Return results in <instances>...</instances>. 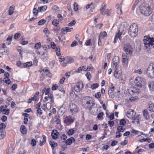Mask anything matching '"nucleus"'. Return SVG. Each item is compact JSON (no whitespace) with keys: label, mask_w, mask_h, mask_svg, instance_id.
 Returning a JSON list of instances; mask_svg holds the SVG:
<instances>
[{"label":"nucleus","mask_w":154,"mask_h":154,"mask_svg":"<svg viewBox=\"0 0 154 154\" xmlns=\"http://www.w3.org/2000/svg\"><path fill=\"white\" fill-rule=\"evenodd\" d=\"M128 61V57L125 54L123 53L122 56V63L123 68L126 69L127 68Z\"/></svg>","instance_id":"11"},{"label":"nucleus","mask_w":154,"mask_h":154,"mask_svg":"<svg viewBox=\"0 0 154 154\" xmlns=\"http://www.w3.org/2000/svg\"><path fill=\"white\" fill-rule=\"evenodd\" d=\"M142 113L143 118L146 122H149L152 121V118L147 110L144 109Z\"/></svg>","instance_id":"12"},{"label":"nucleus","mask_w":154,"mask_h":154,"mask_svg":"<svg viewBox=\"0 0 154 154\" xmlns=\"http://www.w3.org/2000/svg\"><path fill=\"white\" fill-rule=\"evenodd\" d=\"M135 112L133 110L129 109L128 111L126 114V116L129 119H131L133 118V117L135 116Z\"/></svg>","instance_id":"18"},{"label":"nucleus","mask_w":154,"mask_h":154,"mask_svg":"<svg viewBox=\"0 0 154 154\" xmlns=\"http://www.w3.org/2000/svg\"><path fill=\"white\" fill-rule=\"evenodd\" d=\"M119 58L117 56H115L112 58V66L114 69L120 68L119 65Z\"/></svg>","instance_id":"9"},{"label":"nucleus","mask_w":154,"mask_h":154,"mask_svg":"<svg viewBox=\"0 0 154 154\" xmlns=\"http://www.w3.org/2000/svg\"><path fill=\"white\" fill-rule=\"evenodd\" d=\"M74 133V130L73 128H71L68 131L67 134L69 136H71Z\"/></svg>","instance_id":"44"},{"label":"nucleus","mask_w":154,"mask_h":154,"mask_svg":"<svg viewBox=\"0 0 154 154\" xmlns=\"http://www.w3.org/2000/svg\"><path fill=\"white\" fill-rule=\"evenodd\" d=\"M46 22V20L44 19H42L40 20L38 22V25H42L45 24Z\"/></svg>","instance_id":"52"},{"label":"nucleus","mask_w":154,"mask_h":154,"mask_svg":"<svg viewBox=\"0 0 154 154\" xmlns=\"http://www.w3.org/2000/svg\"><path fill=\"white\" fill-rule=\"evenodd\" d=\"M123 51L126 55H131L133 52V50L132 46L129 44L125 45L123 47Z\"/></svg>","instance_id":"7"},{"label":"nucleus","mask_w":154,"mask_h":154,"mask_svg":"<svg viewBox=\"0 0 154 154\" xmlns=\"http://www.w3.org/2000/svg\"><path fill=\"white\" fill-rule=\"evenodd\" d=\"M17 51L19 52L20 55L21 57H23V56L22 55V52L23 51V49L21 46H19L17 48Z\"/></svg>","instance_id":"40"},{"label":"nucleus","mask_w":154,"mask_h":154,"mask_svg":"<svg viewBox=\"0 0 154 154\" xmlns=\"http://www.w3.org/2000/svg\"><path fill=\"white\" fill-rule=\"evenodd\" d=\"M42 137H43L42 141H41V140H40L39 141V145L40 146H42L45 144L46 141V137L44 135H42Z\"/></svg>","instance_id":"30"},{"label":"nucleus","mask_w":154,"mask_h":154,"mask_svg":"<svg viewBox=\"0 0 154 154\" xmlns=\"http://www.w3.org/2000/svg\"><path fill=\"white\" fill-rule=\"evenodd\" d=\"M99 86V85L98 83H94L91 85V88L92 89H94L97 88Z\"/></svg>","instance_id":"47"},{"label":"nucleus","mask_w":154,"mask_h":154,"mask_svg":"<svg viewBox=\"0 0 154 154\" xmlns=\"http://www.w3.org/2000/svg\"><path fill=\"white\" fill-rule=\"evenodd\" d=\"M145 79H144L140 77H137L134 80V82L136 86L141 88L145 83Z\"/></svg>","instance_id":"8"},{"label":"nucleus","mask_w":154,"mask_h":154,"mask_svg":"<svg viewBox=\"0 0 154 154\" xmlns=\"http://www.w3.org/2000/svg\"><path fill=\"white\" fill-rule=\"evenodd\" d=\"M148 85L150 91H154V81H151L149 82L148 83Z\"/></svg>","instance_id":"27"},{"label":"nucleus","mask_w":154,"mask_h":154,"mask_svg":"<svg viewBox=\"0 0 154 154\" xmlns=\"http://www.w3.org/2000/svg\"><path fill=\"white\" fill-rule=\"evenodd\" d=\"M150 20L152 23L154 24V13L152 14Z\"/></svg>","instance_id":"64"},{"label":"nucleus","mask_w":154,"mask_h":154,"mask_svg":"<svg viewBox=\"0 0 154 154\" xmlns=\"http://www.w3.org/2000/svg\"><path fill=\"white\" fill-rule=\"evenodd\" d=\"M128 92L129 94L132 95L135 94H138L139 92V90L134 88H131L128 89Z\"/></svg>","instance_id":"20"},{"label":"nucleus","mask_w":154,"mask_h":154,"mask_svg":"<svg viewBox=\"0 0 154 154\" xmlns=\"http://www.w3.org/2000/svg\"><path fill=\"white\" fill-rule=\"evenodd\" d=\"M83 70L84 71H86L87 70L85 69V68L84 66H82L79 67L76 70L75 72H76L80 73Z\"/></svg>","instance_id":"33"},{"label":"nucleus","mask_w":154,"mask_h":154,"mask_svg":"<svg viewBox=\"0 0 154 154\" xmlns=\"http://www.w3.org/2000/svg\"><path fill=\"white\" fill-rule=\"evenodd\" d=\"M7 106L6 105L1 106H0V113L1 112L5 114H8L9 110L8 109H7Z\"/></svg>","instance_id":"19"},{"label":"nucleus","mask_w":154,"mask_h":154,"mask_svg":"<svg viewBox=\"0 0 154 154\" xmlns=\"http://www.w3.org/2000/svg\"><path fill=\"white\" fill-rule=\"evenodd\" d=\"M76 23V21L75 20H73L68 24L69 26H74Z\"/></svg>","instance_id":"57"},{"label":"nucleus","mask_w":154,"mask_h":154,"mask_svg":"<svg viewBox=\"0 0 154 154\" xmlns=\"http://www.w3.org/2000/svg\"><path fill=\"white\" fill-rule=\"evenodd\" d=\"M104 115L103 112H100L97 115V118L99 120H102L103 119V116Z\"/></svg>","instance_id":"39"},{"label":"nucleus","mask_w":154,"mask_h":154,"mask_svg":"<svg viewBox=\"0 0 154 154\" xmlns=\"http://www.w3.org/2000/svg\"><path fill=\"white\" fill-rule=\"evenodd\" d=\"M9 74L7 72H5L4 76L5 78L3 79L2 78H0V81L1 82H4L7 84L9 85L10 84V79L9 78Z\"/></svg>","instance_id":"17"},{"label":"nucleus","mask_w":154,"mask_h":154,"mask_svg":"<svg viewBox=\"0 0 154 154\" xmlns=\"http://www.w3.org/2000/svg\"><path fill=\"white\" fill-rule=\"evenodd\" d=\"M73 9L74 11H76L78 9V5L76 2H75L73 4Z\"/></svg>","instance_id":"50"},{"label":"nucleus","mask_w":154,"mask_h":154,"mask_svg":"<svg viewBox=\"0 0 154 154\" xmlns=\"http://www.w3.org/2000/svg\"><path fill=\"white\" fill-rule=\"evenodd\" d=\"M143 39V43L146 49L152 50L154 52V38L149 36H145Z\"/></svg>","instance_id":"1"},{"label":"nucleus","mask_w":154,"mask_h":154,"mask_svg":"<svg viewBox=\"0 0 154 154\" xmlns=\"http://www.w3.org/2000/svg\"><path fill=\"white\" fill-rule=\"evenodd\" d=\"M72 140H75V139L72 137H71L66 140V145H70L72 143Z\"/></svg>","instance_id":"37"},{"label":"nucleus","mask_w":154,"mask_h":154,"mask_svg":"<svg viewBox=\"0 0 154 154\" xmlns=\"http://www.w3.org/2000/svg\"><path fill=\"white\" fill-rule=\"evenodd\" d=\"M41 46L42 45L40 42H37L35 44L34 47V48L36 50L35 51V52L37 55H40L42 57V58L45 59V58L44 57V56L45 57V58H46L47 57V55H45L44 52L41 53L38 51V50L41 48Z\"/></svg>","instance_id":"6"},{"label":"nucleus","mask_w":154,"mask_h":154,"mask_svg":"<svg viewBox=\"0 0 154 154\" xmlns=\"http://www.w3.org/2000/svg\"><path fill=\"white\" fill-rule=\"evenodd\" d=\"M91 39H89L86 41L85 44V45L87 46H89L91 45Z\"/></svg>","instance_id":"60"},{"label":"nucleus","mask_w":154,"mask_h":154,"mask_svg":"<svg viewBox=\"0 0 154 154\" xmlns=\"http://www.w3.org/2000/svg\"><path fill=\"white\" fill-rule=\"evenodd\" d=\"M59 133L56 130H54L52 131L51 133V136L54 139H56L58 137Z\"/></svg>","instance_id":"26"},{"label":"nucleus","mask_w":154,"mask_h":154,"mask_svg":"<svg viewBox=\"0 0 154 154\" xmlns=\"http://www.w3.org/2000/svg\"><path fill=\"white\" fill-rule=\"evenodd\" d=\"M47 7L46 6L39 7L38 8V10L39 11H45L47 9Z\"/></svg>","instance_id":"42"},{"label":"nucleus","mask_w":154,"mask_h":154,"mask_svg":"<svg viewBox=\"0 0 154 154\" xmlns=\"http://www.w3.org/2000/svg\"><path fill=\"white\" fill-rule=\"evenodd\" d=\"M39 92L38 91H37L34 95L32 97L29 99L28 100V103H30L32 102L33 101H38L39 99Z\"/></svg>","instance_id":"16"},{"label":"nucleus","mask_w":154,"mask_h":154,"mask_svg":"<svg viewBox=\"0 0 154 154\" xmlns=\"http://www.w3.org/2000/svg\"><path fill=\"white\" fill-rule=\"evenodd\" d=\"M36 142L35 140L34 139H33L31 141V144L33 146H34L36 145Z\"/></svg>","instance_id":"62"},{"label":"nucleus","mask_w":154,"mask_h":154,"mask_svg":"<svg viewBox=\"0 0 154 154\" xmlns=\"http://www.w3.org/2000/svg\"><path fill=\"white\" fill-rule=\"evenodd\" d=\"M139 2V0H136L135 1L132 7L133 10H134Z\"/></svg>","instance_id":"49"},{"label":"nucleus","mask_w":154,"mask_h":154,"mask_svg":"<svg viewBox=\"0 0 154 154\" xmlns=\"http://www.w3.org/2000/svg\"><path fill=\"white\" fill-rule=\"evenodd\" d=\"M146 73L148 77L151 79L154 78V63H152L149 64Z\"/></svg>","instance_id":"4"},{"label":"nucleus","mask_w":154,"mask_h":154,"mask_svg":"<svg viewBox=\"0 0 154 154\" xmlns=\"http://www.w3.org/2000/svg\"><path fill=\"white\" fill-rule=\"evenodd\" d=\"M93 66L91 65H90V66H88L87 68H85V69L87 70L86 72L92 71L93 70Z\"/></svg>","instance_id":"58"},{"label":"nucleus","mask_w":154,"mask_h":154,"mask_svg":"<svg viewBox=\"0 0 154 154\" xmlns=\"http://www.w3.org/2000/svg\"><path fill=\"white\" fill-rule=\"evenodd\" d=\"M55 122L57 125H61L60 119L59 116H55Z\"/></svg>","instance_id":"36"},{"label":"nucleus","mask_w":154,"mask_h":154,"mask_svg":"<svg viewBox=\"0 0 154 154\" xmlns=\"http://www.w3.org/2000/svg\"><path fill=\"white\" fill-rule=\"evenodd\" d=\"M148 110L152 112H154V104L153 103H149Z\"/></svg>","instance_id":"38"},{"label":"nucleus","mask_w":154,"mask_h":154,"mask_svg":"<svg viewBox=\"0 0 154 154\" xmlns=\"http://www.w3.org/2000/svg\"><path fill=\"white\" fill-rule=\"evenodd\" d=\"M69 108L72 114L77 112L78 111V108L77 106L72 103H70L69 104Z\"/></svg>","instance_id":"13"},{"label":"nucleus","mask_w":154,"mask_h":154,"mask_svg":"<svg viewBox=\"0 0 154 154\" xmlns=\"http://www.w3.org/2000/svg\"><path fill=\"white\" fill-rule=\"evenodd\" d=\"M139 8L140 13L146 16H149L152 12V9L149 5H141L139 6Z\"/></svg>","instance_id":"2"},{"label":"nucleus","mask_w":154,"mask_h":154,"mask_svg":"<svg viewBox=\"0 0 154 154\" xmlns=\"http://www.w3.org/2000/svg\"><path fill=\"white\" fill-rule=\"evenodd\" d=\"M115 72L113 74L114 77L117 79H119L122 77V73L121 71H120L121 68L114 69Z\"/></svg>","instance_id":"15"},{"label":"nucleus","mask_w":154,"mask_h":154,"mask_svg":"<svg viewBox=\"0 0 154 154\" xmlns=\"http://www.w3.org/2000/svg\"><path fill=\"white\" fill-rule=\"evenodd\" d=\"M126 123V121L125 119H121L120 121V125L122 126H124Z\"/></svg>","instance_id":"55"},{"label":"nucleus","mask_w":154,"mask_h":154,"mask_svg":"<svg viewBox=\"0 0 154 154\" xmlns=\"http://www.w3.org/2000/svg\"><path fill=\"white\" fill-rule=\"evenodd\" d=\"M101 97V94H100V92H97L95 94V97L97 99L100 98Z\"/></svg>","instance_id":"56"},{"label":"nucleus","mask_w":154,"mask_h":154,"mask_svg":"<svg viewBox=\"0 0 154 154\" xmlns=\"http://www.w3.org/2000/svg\"><path fill=\"white\" fill-rule=\"evenodd\" d=\"M117 130L119 132H123L125 129L122 126H119L117 127Z\"/></svg>","instance_id":"48"},{"label":"nucleus","mask_w":154,"mask_h":154,"mask_svg":"<svg viewBox=\"0 0 154 154\" xmlns=\"http://www.w3.org/2000/svg\"><path fill=\"white\" fill-rule=\"evenodd\" d=\"M59 23V21L57 19H55L53 20L52 22V24L56 27L57 26Z\"/></svg>","instance_id":"43"},{"label":"nucleus","mask_w":154,"mask_h":154,"mask_svg":"<svg viewBox=\"0 0 154 154\" xmlns=\"http://www.w3.org/2000/svg\"><path fill=\"white\" fill-rule=\"evenodd\" d=\"M63 122L67 125H69L73 122V119L71 116H66L63 118Z\"/></svg>","instance_id":"14"},{"label":"nucleus","mask_w":154,"mask_h":154,"mask_svg":"<svg viewBox=\"0 0 154 154\" xmlns=\"http://www.w3.org/2000/svg\"><path fill=\"white\" fill-rule=\"evenodd\" d=\"M21 133L23 134H26L27 133L26 129L24 125H22L20 128Z\"/></svg>","instance_id":"32"},{"label":"nucleus","mask_w":154,"mask_h":154,"mask_svg":"<svg viewBox=\"0 0 154 154\" xmlns=\"http://www.w3.org/2000/svg\"><path fill=\"white\" fill-rule=\"evenodd\" d=\"M140 116L139 115H138L135 117H133V118L131 119L132 120V121L131 122L133 124H139L140 123L139 120Z\"/></svg>","instance_id":"24"},{"label":"nucleus","mask_w":154,"mask_h":154,"mask_svg":"<svg viewBox=\"0 0 154 154\" xmlns=\"http://www.w3.org/2000/svg\"><path fill=\"white\" fill-rule=\"evenodd\" d=\"M106 4L105 2H104L101 5V7L100 10V11L101 12L104 10L106 9Z\"/></svg>","instance_id":"45"},{"label":"nucleus","mask_w":154,"mask_h":154,"mask_svg":"<svg viewBox=\"0 0 154 154\" xmlns=\"http://www.w3.org/2000/svg\"><path fill=\"white\" fill-rule=\"evenodd\" d=\"M107 33L106 31H104L102 32H100V34L98 37V38L103 39L107 36Z\"/></svg>","instance_id":"34"},{"label":"nucleus","mask_w":154,"mask_h":154,"mask_svg":"<svg viewBox=\"0 0 154 154\" xmlns=\"http://www.w3.org/2000/svg\"><path fill=\"white\" fill-rule=\"evenodd\" d=\"M85 8L86 9H88L89 8H91L90 11L91 12H93V10L95 8V5L94 3L92 2L90 4L87 5Z\"/></svg>","instance_id":"25"},{"label":"nucleus","mask_w":154,"mask_h":154,"mask_svg":"<svg viewBox=\"0 0 154 154\" xmlns=\"http://www.w3.org/2000/svg\"><path fill=\"white\" fill-rule=\"evenodd\" d=\"M85 100V102L82 103V106L85 108L89 111L91 110L92 108L94 105V101L93 100H92L88 99Z\"/></svg>","instance_id":"5"},{"label":"nucleus","mask_w":154,"mask_h":154,"mask_svg":"<svg viewBox=\"0 0 154 154\" xmlns=\"http://www.w3.org/2000/svg\"><path fill=\"white\" fill-rule=\"evenodd\" d=\"M58 88V85L56 84H53L52 85L51 89L53 91H54L57 90Z\"/></svg>","instance_id":"59"},{"label":"nucleus","mask_w":154,"mask_h":154,"mask_svg":"<svg viewBox=\"0 0 154 154\" xmlns=\"http://www.w3.org/2000/svg\"><path fill=\"white\" fill-rule=\"evenodd\" d=\"M20 34L19 33H16L14 35V38L15 39H17L20 37Z\"/></svg>","instance_id":"61"},{"label":"nucleus","mask_w":154,"mask_h":154,"mask_svg":"<svg viewBox=\"0 0 154 154\" xmlns=\"http://www.w3.org/2000/svg\"><path fill=\"white\" fill-rule=\"evenodd\" d=\"M84 88V85L82 81H79L74 87V89L75 91L79 93L82 91Z\"/></svg>","instance_id":"10"},{"label":"nucleus","mask_w":154,"mask_h":154,"mask_svg":"<svg viewBox=\"0 0 154 154\" xmlns=\"http://www.w3.org/2000/svg\"><path fill=\"white\" fill-rule=\"evenodd\" d=\"M17 87V85L15 83L13 84L11 87V88L12 90H15Z\"/></svg>","instance_id":"63"},{"label":"nucleus","mask_w":154,"mask_h":154,"mask_svg":"<svg viewBox=\"0 0 154 154\" xmlns=\"http://www.w3.org/2000/svg\"><path fill=\"white\" fill-rule=\"evenodd\" d=\"M73 30V28H69L66 27L65 28H63L61 29L62 33L63 34H66L67 32H70Z\"/></svg>","instance_id":"21"},{"label":"nucleus","mask_w":154,"mask_h":154,"mask_svg":"<svg viewBox=\"0 0 154 154\" xmlns=\"http://www.w3.org/2000/svg\"><path fill=\"white\" fill-rule=\"evenodd\" d=\"M50 144L52 148H54L57 146V143L54 141H50Z\"/></svg>","instance_id":"46"},{"label":"nucleus","mask_w":154,"mask_h":154,"mask_svg":"<svg viewBox=\"0 0 154 154\" xmlns=\"http://www.w3.org/2000/svg\"><path fill=\"white\" fill-rule=\"evenodd\" d=\"M122 34V32H120L119 31L116 34L114 40V43H116L117 42V41L118 40V38L120 40H121V36Z\"/></svg>","instance_id":"23"},{"label":"nucleus","mask_w":154,"mask_h":154,"mask_svg":"<svg viewBox=\"0 0 154 154\" xmlns=\"http://www.w3.org/2000/svg\"><path fill=\"white\" fill-rule=\"evenodd\" d=\"M116 8L117 9V13L119 14H121L122 13V5L121 4H117L116 5Z\"/></svg>","instance_id":"29"},{"label":"nucleus","mask_w":154,"mask_h":154,"mask_svg":"<svg viewBox=\"0 0 154 154\" xmlns=\"http://www.w3.org/2000/svg\"><path fill=\"white\" fill-rule=\"evenodd\" d=\"M15 6L12 5L10 6V15L13 14L15 10Z\"/></svg>","instance_id":"51"},{"label":"nucleus","mask_w":154,"mask_h":154,"mask_svg":"<svg viewBox=\"0 0 154 154\" xmlns=\"http://www.w3.org/2000/svg\"><path fill=\"white\" fill-rule=\"evenodd\" d=\"M65 62H67L68 64H70L74 61L73 59L71 57H67L65 58Z\"/></svg>","instance_id":"31"},{"label":"nucleus","mask_w":154,"mask_h":154,"mask_svg":"<svg viewBox=\"0 0 154 154\" xmlns=\"http://www.w3.org/2000/svg\"><path fill=\"white\" fill-rule=\"evenodd\" d=\"M44 73H45L47 76L50 78L52 77V75L47 67H45L42 70Z\"/></svg>","instance_id":"22"},{"label":"nucleus","mask_w":154,"mask_h":154,"mask_svg":"<svg viewBox=\"0 0 154 154\" xmlns=\"http://www.w3.org/2000/svg\"><path fill=\"white\" fill-rule=\"evenodd\" d=\"M6 127L4 123H1L0 124V133H4V131H5L4 129Z\"/></svg>","instance_id":"41"},{"label":"nucleus","mask_w":154,"mask_h":154,"mask_svg":"<svg viewBox=\"0 0 154 154\" xmlns=\"http://www.w3.org/2000/svg\"><path fill=\"white\" fill-rule=\"evenodd\" d=\"M111 10H109L108 9H105L104 10L100 12L101 14L103 15L106 14L107 16H109L110 15Z\"/></svg>","instance_id":"28"},{"label":"nucleus","mask_w":154,"mask_h":154,"mask_svg":"<svg viewBox=\"0 0 154 154\" xmlns=\"http://www.w3.org/2000/svg\"><path fill=\"white\" fill-rule=\"evenodd\" d=\"M57 17L59 21H61L63 20V17L61 14H58L57 16Z\"/></svg>","instance_id":"54"},{"label":"nucleus","mask_w":154,"mask_h":154,"mask_svg":"<svg viewBox=\"0 0 154 154\" xmlns=\"http://www.w3.org/2000/svg\"><path fill=\"white\" fill-rule=\"evenodd\" d=\"M85 76L88 80H90L91 77V75L90 72H87L85 74Z\"/></svg>","instance_id":"53"},{"label":"nucleus","mask_w":154,"mask_h":154,"mask_svg":"<svg viewBox=\"0 0 154 154\" xmlns=\"http://www.w3.org/2000/svg\"><path fill=\"white\" fill-rule=\"evenodd\" d=\"M32 66V62H28L23 64V67L24 68H27L31 67Z\"/></svg>","instance_id":"35"},{"label":"nucleus","mask_w":154,"mask_h":154,"mask_svg":"<svg viewBox=\"0 0 154 154\" xmlns=\"http://www.w3.org/2000/svg\"><path fill=\"white\" fill-rule=\"evenodd\" d=\"M138 27L137 24L135 23H132L130 27L129 33L131 37L134 38L137 35L138 32Z\"/></svg>","instance_id":"3"}]
</instances>
